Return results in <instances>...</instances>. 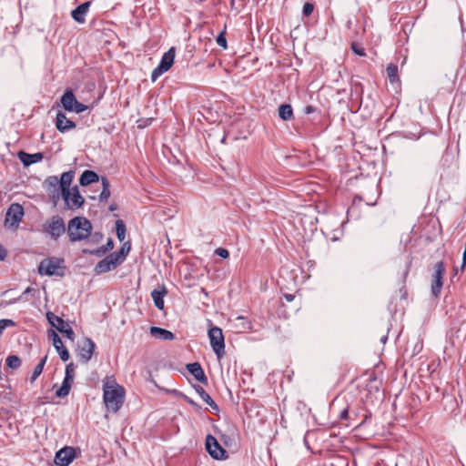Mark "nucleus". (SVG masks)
<instances>
[{
    "label": "nucleus",
    "instance_id": "1",
    "mask_svg": "<svg viewBox=\"0 0 466 466\" xmlns=\"http://www.w3.org/2000/svg\"><path fill=\"white\" fill-rule=\"evenodd\" d=\"M74 177L75 171L68 170L64 172L60 178L50 176L45 180V186L50 196L56 198L61 195L66 208L71 210L81 208L85 203V198L80 194L77 186L70 189Z\"/></svg>",
    "mask_w": 466,
    "mask_h": 466
},
{
    "label": "nucleus",
    "instance_id": "2",
    "mask_svg": "<svg viewBox=\"0 0 466 466\" xmlns=\"http://www.w3.org/2000/svg\"><path fill=\"white\" fill-rule=\"evenodd\" d=\"M92 231L91 222L85 217H75L69 220L67 234L71 242L87 238Z\"/></svg>",
    "mask_w": 466,
    "mask_h": 466
},
{
    "label": "nucleus",
    "instance_id": "3",
    "mask_svg": "<svg viewBox=\"0 0 466 466\" xmlns=\"http://www.w3.org/2000/svg\"><path fill=\"white\" fill-rule=\"evenodd\" d=\"M103 400L109 411L117 412L125 401V390L122 386L116 384L109 386L107 383L104 385Z\"/></svg>",
    "mask_w": 466,
    "mask_h": 466
},
{
    "label": "nucleus",
    "instance_id": "4",
    "mask_svg": "<svg viewBox=\"0 0 466 466\" xmlns=\"http://www.w3.org/2000/svg\"><path fill=\"white\" fill-rule=\"evenodd\" d=\"M64 259L52 257L43 259L38 266V273L46 276L63 277L65 275Z\"/></svg>",
    "mask_w": 466,
    "mask_h": 466
},
{
    "label": "nucleus",
    "instance_id": "5",
    "mask_svg": "<svg viewBox=\"0 0 466 466\" xmlns=\"http://www.w3.org/2000/svg\"><path fill=\"white\" fill-rule=\"evenodd\" d=\"M210 347L217 355L218 359L223 358L225 355V339L222 329L218 327L213 326L208 332Z\"/></svg>",
    "mask_w": 466,
    "mask_h": 466
},
{
    "label": "nucleus",
    "instance_id": "6",
    "mask_svg": "<svg viewBox=\"0 0 466 466\" xmlns=\"http://www.w3.org/2000/svg\"><path fill=\"white\" fill-rule=\"evenodd\" d=\"M175 47H170L161 57L158 66L151 73V80L155 82L160 76L168 71L174 64Z\"/></svg>",
    "mask_w": 466,
    "mask_h": 466
},
{
    "label": "nucleus",
    "instance_id": "7",
    "mask_svg": "<svg viewBox=\"0 0 466 466\" xmlns=\"http://www.w3.org/2000/svg\"><path fill=\"white\" fill-rule=\"evenodd\" d=\"M46 319L52 327L56 329L60 333L65 335L68 339H70L71 341L75 340L76 334H75L73 329L68 324V322H66L64 319L55 315L51 311H48L46 313Z\"/></svg>",
    "mask_w": 466,
    "mask_h": 466
},
{
    "label": "nucleus",
    "instance_id": "8",
    "mask_svg": "<svg viewBox=\"0 0 466 466\" xmlns=\"http://www.w3.org/2000/svg\"><path fill=\"white\" fill-rule=\"evenodd\" d=\"M25 215L24 208L19 203H12L6 212L5 226L11 228H17Z\"/></svg>",
    "mask_w": 466,
    "mask_h": 466
},
{
    "label": "nucleus",
    "instance_id": "9",
    "mask_svg": "<svg viewBox=\"0 0 466 466\" xmlns=\"http://www.w3.org/2000/svg\"><path fill=\"white\" fill-rule=\"evenodd\" d=\"M66 230L64 219L58 215L53 216L44 224V231L49 234L53 239H57Z\"/></svg>",
    "mask_w": 466,
    "mask_h": 466
},
{
    "label": "nucleus",
    "instance_id": "10",
    "mask_svg": "<svg viewBox=\"0 0 466 466\" xmlns=\"http://www.w3.org/2000/svg\"><path fill=\"white\" fill-rule=\"evenodd\" d=\"M445 273V265L443 261H438L434 265V273L432 274L431 294L438 298L443 286V275Z\"/></svg>",
    "mask_w": 466,
    "mask_h": 466
},
{
    "label": "nucleus",
    "instance_id": "11",
    "mask_svg": "<svg viewBox=\"0 0 466 466\" xmlns=\"http://www.w3.org/2000/svg\"><path fill=\"white\" fill-rule=\"evenodd\" d=\"M206 450L213 459L223 460L228 458L227 451L211 434L206 437Z\"/></svg>",
    "mask_w": 466,
    "mask_h": 466
},
{
    "label": "nucleus",
    "instance_id": "12",
    "mask_svg": "<svg viewBox=\"0 0 466 466\" xmlns=\"http://www.w3.org/2000/svg\"><path fill=\"white\" fill-rule=\"evenodd\" d=\"M76 457V450L66 446L56 452L55 463L56 466H69Z\"/></svg>",
    "mask_w": 466,
    "mask_h": 466
},
{
    "label": "nucleus",
    "instance_id": "13",
    "mask_svg": "<svg viewBox=\"0 0 466 466\" xmlns=\"http://www.w3.org/2000/svg\"><path fill=\"white\" fill-rule=\"evenodd\" d=\"M95 350L96 344L91 339H83L77 345V354L80 360L84 363H87L91 360Z\"/></svg>",
    "mask_w": 466,
    "mask_h": 466
},
{
    "label": "nucleus",
    "instance_id": "14",
    "mask_svg": "<svg viewBox=\"0 0 466 466\" xmlns=\"http://www.w3.org/2000/svg\"><path fill=\"white\" fill-rule=\"evenodd\" d=\"M56 127L61 133H65L76 127V123L68 119L65 113L59 111L56 116Z\"/></svg>",
    "mask_w": 466,
    "mask_h": 466
},
{
    "label": "nucleus",
    "instance_id": "15",
    "mask_svg": "<svg viewBox=\"0 0 466 466\" xmlns=\"http://www.w3.org/2000/svg\"><path fill=\"white\" fill-rule=\"evenodd\" d=\"M187 370L188 372L194 376V378L203 384H208V378L198 362H192L187 365Z\"/></svg>",
    "mask_w": 466,
    "mask_h": 466
},
{
    "label": "nucleus",
    "instance_id": "16",
    "mask_svg": "<svg viewBox=\"0 0 466 466\" xmlns=\"http://www.w3.org/2000/svg\"><path fill=\"white\" fill-rule=\"evenodd\" d=\"M44 156L42 153H35L29 154L25 151H20L18 153V158L23 163L25 167H28L32 164L40 162L43 159Z\"/></svg>",
    "mask_w": 466,
    "mask_h": 466
},
{
    "label": "nucleus",
    "instance_id": "17",
    "mask_svg": "<svg viewBox=\"0 0 466 466\" xmlns=\"http://www.w3.org/2000/svg\"><path fill=\"white\" fill-rule=\"evenodd\" d=\"M118 266L113 260H109L106 258H104L100 261H98L95 268L94 271L96 275L103 274L108 271H111L116 268Z\"/></svg>",
    "mask_w": 466,
    "mask_h": 466
},
{
    "label": "nucleus",
    "instance_id": "18",
    "mask_svg": "<svg viewBox=\"0 0 466 466\" xmlns=\"http://www.w3.org/2000/svg\"><path fill=\"white\" fill-rule=\"evenodd\" d=\"M167 294V288L163 285L160 289H153L151 291V298L154 301V305L158 309H164V297Z\"/></svg>",
    "mask_w": 466,
    "mask_h": 466
},
{
    "label": "nucleus",
    "instance_id": "19",
    "mask_svg": "<svg viewBox=\"0 0 466 466\" xmlns=\"http://www.w3.org/2000/svg\"><path fill=\"white\" fill-rule=\"evenodd\" d=\"M90 2H85L80 4L76 8L72 10L71 15L73 19L77 23H84L85 22V15H86L89 6Z\"/></svg>",
    "mask_w": 466,
    "mask_h": 466
},
{
    "label": "nucleus",
    "instance_id": "20",
    "mask_svg": "<svg viewBox=\"0 0 466 466\" xmlns=\"http://www.w3.org/2000/svg\"><path fill=\"white\" fill-rule=\"evenodd\" d=\"M60 101L66 111L72 112V108L74 107L75 103L76 102V97L72 90L67 89L62 95Z\"/></svg>",
    "mask_w": 466,
    "mask_h": 466
},
{
    "label": "nucleus",
    "instance_id": "21",
    "mask_svg": "<svg viewBox=\"0 0 466 466\" xmlns=\"http://www.w3.org/2000/svg\"><path fill=\"white\" fill-rule=\"evenodd\" d=\"M195 390L200 396V398L205 401L212 410L215 412L219 411V408L218 404L214 401V400L210 397V395L199 385L194 386Z\"/></svg>",
    "mask_w": 466,
    "mask_h": 466
},
{
    "label": "nucleus",
    "instance_id": "22",
    "mask_svg": "<svg viewBox=\"0 0 466 466\" xmlns=\"http://www.w3.org/2000/svg\"><path fill=\"white\" fill-rule=\"evenodd\" d=\"M101 180L98 174L93 170H85L80 177H79V184L82 187L88 186L92 183H96Z\"/></svg>",
    "mask_w": 466,
    "mask_h": 466
},
{
    "label": "nucleus",
    "instance_id": "23",
    "mask_svg": "<svg viewBox=\"0 0 466 466\" xmlns=\"http://www.w3.org/2000/svg\"><path fill=\"white\" fill-rule=\"evenodd\" d=\"M150 334L162 340H172L175 339V335L171 331L159 327H151Z\"/></svg>",
    "mask_w": 466,
    "mask_h": 466
},
{
    "label": "nucleus",
    "instance_id": "24",
    "mask_svg": "<svg viewBox=\"0 0 466 466\" xmlns=\"http://www.w3.org/2000/svg\"><path fill=\"white\" fill-rule=\"evenodd\" d=\"M279 116L283 121H290L294 118V113L291 105L282 104L279 107Z\"/></svg>",
    "mask_w": 466,
    "mask_h": 466
},
{
    "label": "nucleus",
    "instance_id": "25",
    "mask_svg": "<svg viewBox=\"0 0 466 466\" xmlns=\"http://www.w3.org/2000/svg\"><path fill=\"white\" fill-rule=\"evenodd\" d=\"M102 191L99 195V201L106 202L110 198V182L106 177H101Z\"/></svg>",
    "mask_w": 466,
    "mask_h": 466
},
{
    "label": "nucleus",
    "instance_id": "26",
    "mask_svg": "<svg viewBox=\"0 0 466 466\" xmlns=\"http://www.w3.org/2000/svg\"><path fill=\"white\" fill-rule=\"evenodd\" d=\"M37 293V290L34 288H31V287H27L24 292L16 299H14V300L12 301L13 303H15V302H19V301H24V302H27L29 300V296L31 297H35Z\"/></svg>",
    "mask_w": 466,
    "mask_h": 466
},
{
    "label": "nucleus",
    "instance_id": "27",
    "mask_svg": "<svg viewBox=\"0 0 466 466\" xmlns=\"http://www.w3.org/2000/svg\"><path fill=\"white\" fill-rule=\"evenodd\" d=\"M5 364L8 368L16 370L21 366L22 360L17 355H9L5 360Z\"/></svg>",
    "mask_w": 466,
    "mask_h": 466
},
{
    "label": "nucleus",
    "instance_id": "28",
    "mask_svg": "<svg viewBox=\"0 0 466 466\" xmlns=\"http://www.w3.org/2000/svg\"><path fill=\"white\" fill-rule=\"evenodd\" d=\"M116 232L119 241H123L126 238L127 228L123 220L117 219L116 221Z\"/></svg>",
    "mask_w": 466,
    "mask_h": 466
},
{
    "label": "nucleus",
    "instance_id": "29",
    "mask_svg": "<svg viewBox=\"0 0 466 466\" xmlns=\"http://www.w3.org/2000/svg\"><path fill=\"white\" fill-rule=\"evenodd\" d=\"M386 71H387L388 77L391 83H394L399 79L397 65L389 64L386 68Z\"/></svg>",
    "mask_w": 466,
    "mask_h": 466
},
{
    "label": "nucleus",
    "instance_id": "30",
    "mask_svg": "<svg viewBox=\"0 0 466 466\" xmlns=\"http://www.w3.org/2000/svg\"><path fill=\"white\" fill-rule=\"evenodd\" d=\"M83 253L93 255V256H96L97 258H102V257H104L107 253V251L104 248L103 246H101V247H99L97 248H95V249L84 248L83 249Z\"/></svg>",
    "mask_w": 466,
    "mask_h": 466
},
{
    "label": "nucleus",
    "instance_id": "31",
    "mask_svg": "<svg viewBox=\"0 0 466 466\" xmlns=\"http://www.w3.org/2000/svg\"><path fill=\"white\" fill-rule=\"evenodd\" d=\"M48 339L52 341L55 348H58V346L63 345L61 338L54 329L48 330Z\"/></svg>",
    "mask_w": 466,
    "mask_h": 466
},
{
    "label": "nucleus",
    "instance_id": "32",
    "mask_svg": "<svg viewBox=\"0 0 466 466\" xmlns=\"http://www.w3.org/2000/svg\"><path fill=\"white\" fill-rule=\"evenodd\" d=\"M131 249V243L129 241L125 242L122 247L117 250L118 255L120 256V258L124 262L126 260L127 256L128 255L129 251Z\"/></svg>",
    "mask_w": 466,
    "mask_h": 466
},
{
    "label": "nucleus",
    "instance_id": "33",
    "mask_svg": "<svg viewBox=\"0 0 466 466\" xmlns=\"http://www.w3.org/2000/svg\"><path fill=\"white\" fill-rule=\"evenodd\" d=\"M339 419L341 420V421H347L344 423V425L346 427H349L350 425V423L349 422V420H353V418H351V416L350 415V412H349V408L346 407L344 408L339 414Z\"/></svg>",
    "mask_w": 466,
    "mask_h": 466
},
{
    "label": "nucleus",
    "instance_id": "34",
    "mask_svg": "<svg viewBox=\"0 0 466 466\" xmlns=\"http://www.w3.org/2000/svg\"><path fill=\"white\" fill-rule=\"evenodd\" d=\"M57 353L59 354L60 359L63 361H67L70 358V354L68 350L63 345L58 346V348H55Z\"/></svg>",
    "mask_w": 466,
    "mask_h": 466
},
{
    "label": "nucleus",
    "instance_id": "35",
    "mask_svg": "<svg viewBox=\"0 0 466 466\" xmlns=\"http://www.w3.org/2000/svg\"><path fill=\"white\" fill-rule=\"evenodd\" d=\"M70 390V385L62 383L61 387L56 391V396L58 398H65L69 394Z\"/></svg>",
    "mask_w": 466,
    "mask_h": 466
},
{
    "label": "nucleus",
    "instance_id": "36",
    "mask_svg": "<svg viewBox=\"0 0 466 466\" xmlns=\"http://www.w3.org/2000/svg\"><path fill=\"white\" fill-rule=\"evenodd\" d=\"M15 322L10 319H0V336L4 332V330L8 327H15Z\"/></svg>",
    "mask_w": 466,
    "mask_h": 466
},
{
    "label": "nucleus",
    "instance_id": "37",
    "mask_svg": "<svg viewBox=\"0 0 466 466\" xmlns=\"http://www.w3.org/2000/svg\"><path fill=\"white\" fill-rule=\"evenodd\" d=\"M350 48H351L352 52L357 56H366V52H365L364 48L359 43L352 42Z\"/></svg>",
    "mask_w": 466,
    "mask_h": 466
},
{
    "label": "nucleus",
    "instance_id": "38",
    "mask_svg": "<svg viewBox=\"0 0 466 466\" xmlns=\"http://www.w3.org/2000/svg\"><path fill=\"white\" fill-rule=\"evenodd\" d=\"M217 44L221 46L223 49H227L228 42L226 38L225 31H221L216 38Z\"/></svg>",
    "mask_w": 466,
    "mask_h": 466
},
{
    "label": "nucleus",
    "instance_id": "39",
    "mask_svg": "<svg viewBox=\"0 0 466 466\" xmlns=\"http://www.w3.org/2000/svg\"><path fill=\"white\" fill-rule=\"evenodd\" d=\"M313 10H314V5L310 2H306L303 5L302 14L305 16H309L312 14Z\"/></svg>",
    "mask_w": 466,
    "mask_h": 466
},
{
    "label": "nucleus",
    "instance_id": "40",
    "mask_svg": "<svg viewBox=\"0 0 466 466\" xmlns=\"http://www.w3.org/2000/svg\"><path fill=\"white\" fill-rule=\"evenodd\" d=\"M43 366L36 365L34 369L33 374L30 378V382L34 383L36 379L40 376V374L43 372Z\"/></svg>",
    "mask_w": 466,
    "mask_h": 466
},
{
    "label": "nucleus",
    "instance_id": "41",
    "mask_svg": "<svg viewBox=\"0 0 466 466\" xmlns=\"http://www.w3.org/2000/svg\"><path fill=\"white\" fill-rule=\"evenodd\" d=\"M109 260L115 261V263L119 266L123 263L122 259L120 258V256L118 255L117 251L112 252L109 255L106 257Z\"/></svg>",
    "mask_w": 466,
    "mask_h": 466
},
{
    "label": "nucleus",
    "instance_id": "42",
    "mask_svg": "<svg viewBox=\"0 0 466 466\" xmlns=\"http://www.w3.org/2000/svg\"><path fill=\"white\" fill-rule=\"evenodd\" d=\"M86 109H87V106H86L76 100L74 107L72 108V112H76V113L79 114V113L86 111Z\"/></svg>",
    "mask_w": 466,
    "mask_h": 466
},
{
    "label": "nucleus",
    "instance_id": "43",
    "mask_svg": "<svg viewBox=\"0 0 466 466\" xmlns=\"http://www.w3.org/2000/svg\"><path fill=\"white\" fill-rule=\"evenodd\" d=\"M183 399L190 405L192 406L197 411L201 410V406L198 404L195 400H193L191 398L183 395Z\"/></svg>",
    "mask_w": 466,
    "mask_h": 466
},
{
    "label": "nucleus",
    "instance_id": "44",
    "mask_svg": "<svg viewBox=\"0 0 466 466\" xmlns=\"http://www.w3.org/2000/svg\"><path fill=\"white\" fill-rule=\"evenodd\" d=\"M215 254L219 256L220 258H228L229 257V252L228 249L224 248H218L216 250H215Z\"/></svg>",
    "mask_w": 466,
    "mask_h": 466
},
{
    "label": "nucleus",
    "instance_id": "45",
    "mask_svg": "<svg viewBox=\"0 0 466 466\" xmlns=\"http://www.w3.org/2000/svg\"><path fill=\"white\" fill-rule=\"evenodd\" d=\"M412 263V257L410 255H407L405 258V271H404V278L407 277L410 268Z\"/></svg>",
    "mask_w": 466,
    "mask_h": 466
},
{
    "label": "nucleus",
    "instance_id": "46",
    "mask_svg": "<svg viewBox=\"0 0 466 466\" xmlns=\"http://www.w3.org/2000/svg\"><path fill=\"white\" fill-rule=\"evenodd\" d=\"M75 369H76V366L73 362L68 363L66 366V376H73L74 377Z\"/></svg>",
    "mask_w": 466,
    "mask_h": 466
},
{
    "label": "nucleus",
    "instance_id": "47",
    "mask_svg": "<svg viewBox=\"0 0 466 466\" xmlns=\"http://www.w3.org/2000/svg\"><path fill=\"white\" fill-rule=\"evenodd\" d=\"M104 248L108 252L114 248V241L111 238H108L106 243L103 245Z\"/></svg>",
    "mask_w": 466,
    "mask_h": 466
},
{
    "label": "nucleus",
    "instance_id": "48",
    "mask_svg": "<svg viewBox=\"0 0 466 466\" xmlns=\"http://www.w3.org/2000/svg\"><path fill=\"white\" fill-rule=\"evenodd\" d=\"M8 255L7 249L0 244V261H4Z\"/></svg>",
    "mask_w": 466,
    "mask_h": 466
},
{
    "label": "nucleus",
    "instance_id": "49",
    "mask_svg": "<svg viewBox=\"0 0 466 466\" xmlns=\"http://www.w3.org/2000/svg\"><path fill=\"white\" fill-rule=\"evenodd\" d=\"M152 120H153L152 118H147V119L143 120V121H142V120H139V121H138V127H139V128H144V127H146L147 126H148V125H150V124H151Z\"/></svg>",
    "mask_w": 466,
    "mask_h": 466
},
{
    "label": "nucleus",
    "instance_id": "50",
    "mask_svg": "<svg viewBox=\"0 0 466 466\" xmlns=\"http://www.w3.org/2000/svg\"><path fill=\"white\" fill-rule=\"evenodd\" d=\"M371 418V412L368 411L365 415H364V419L356 425V427H360L362 426L363 424H365L368 420H370Z\"/></svg>",
    "mask_w": 466,
    "mask_h": 466
},
{
    "label": "nucleus",
    "instance_id": "51",
    "mask_svg": "<svg viewBox=\"0 0 466 466\" xmlns=\"http://www.w3.org/2000/svg\"><path fill=\"white\" fill-rule=\"evenodd\" d=\"M73 380H74L73 376H66L65 375V378H64V380L62 383L72 386Z\"/></svg>",
    "mask_w": 466,
    "mask_h": 466
},
{
    "label": "nucleus",
    "instance_id": "52",
    "mask_svg": "<svg viewBox=\"0 0 466 466\" xmlns=\"http://www.w3.org/2000/svg\"><path fill=\"white\" fill-rule=\"evenodd\" d=\"M315 111V107L311 105L307 106L304 109L305 114H311Z\"/></svg>",
    "mask_w": 466,
    "mask_h": 466
},
{
    "label": "nucleus",
    "instance_id": "53",
    "mask_svg": "<svg viewBox=\"0 0 466 466\" xmlns=\"http://www.w3.org/2000/svg\"><path fill=\"white\" fill-rule=\"evenodd\" d=\"M47 360V355H46L44 358H42L37 365L45 367Z\"/></svg>",
    "mask_w": 466,
    "mask_h": 466
},
{
    "label": "nucleus",
    "instance_id": "54",
    "mask_svg": "<svg viewBox=\"0 0 466 466\" xmlns=\"http://www.w3.org/2000/svg\"><path fill=\"white\" fill-rule=\"evenodd\" d=\"M284 298L286 299L287 301L290 302L294 299V296L291 295V294H285L284 295Z\"/></svg>",
    "mask_w": 466,
    "mask_h": 466
},
{
    "label": "nucleus",
    "instance_id": "55",
    "mask_svg": "<svg viewBox=\"0 0 466 466\" xmlns=\"http://www.w3.org/2000/svg\"><path fill=\"white\" fill-rule=\"evenodd\" d=\"M117 209V205L116 203H112L110 206H109V210L110 211H115Z\"/></svg>",
    "mask_w": 466,
    "mask_h": 466
},
{
    "label": "nucleus",
    "instance_id": "56",
    "mask_svg": "<svg viewBox=\"0 0 466 466\" xmlns=\"http://www.w3.org/2000/svg\"><path fill=\"white\" fill-rule=\"evenodd\" d=\"M95 238H96V240H98L99 238H101L103 237V235L101 233H96L94 235Z\"/></svg>",
    "mask_w": 466,
    "mask_h": 466
},
{
    "label": "nucleus",
    "instance_id": "57",
    "mask_svg": "<svg viewBox=\"0 0 466 466\" xmlns=\"http://www.w3.org/2000/svg\"><path fill=\"white\" fill-rule=\"evenodd\" d=\"M387 339H388V337H387V336H383V337L380 339V341H381L382 343H385V342L387 341Z\"/></svg>",
    "mask_w": 466,
    "mask_h": 466
},
{
    "label": "nucleus",
    "instance_id": "58",
    "mask_svg": "<svg viewBox=\"0 0 466 466\" xmlns=\"http://www.w3.org/2000/svg\"><path fill=\"white\" fill-rule=\"evenodd\" d=\"M397 466V465H396Z\"/></svg>",
    "mask_w": 466,
    "mask_h": 466
}]
</instances>
